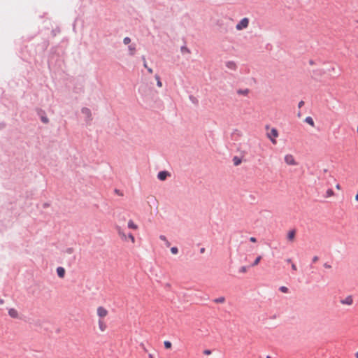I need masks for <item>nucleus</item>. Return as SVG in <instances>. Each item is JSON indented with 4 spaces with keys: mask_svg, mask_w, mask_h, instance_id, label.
<instances>
[{
    "mask_svg": "<svg viewBox=\"0 0 358 358\" xmlns=\"http://www.w3.org/2000/svg\"><path fill=\"white\" fill-rule=\"evenodd\" d=\"M116 230L120 239L123 241H127L128 239L131 241L132 243H135L136 240L134 235L131 233L127 234L125 231L119 226L116 227Z\"/></svg>",
    "mask_w": 358,
    "mask_h": 358,
    "instance_id": "obj_1",
    "label": "nucleus"
},
{
    "mask_svg": "<svg viewBox=\"0 0 358 358\" xmlns=\"http://www.w3.org/2000/svg\"><path fill=\"white\" fill-rule=\"evenodd\" d=\"M278 131L275 128H271L266 133L267 138L270 139V141L273 145H275L277 143L276 138L278 137Z\"/></svg>",
    "mask_w": 358,
    "mask_h": 358,
    "instance_id": "obj_2",
    "label": "nucleus"
},
{
    "mask_svg": "<svg viewBox=\"0 0 358 358\" xmlns=\"http://www.w3.org/2000/svg\"><path fill=\"white\" fill-rule=\"evenodd\" d=\"M284 161L288 166H296L298 164L294 156L292 154H286L284 156Z\"/></svg>",
    "mask_w": 358,
    "mask_h": 358,
    "instance_id": "obj_3",
    "label": "nucleus"
},
{
    "mask_svg": "<svg viewBox=\"0 0 358 358\" xmlns=\"http://www.w3.org/2000/svg\"><path fill=\"white\" fill-rule=\"evenodd\" d=\"M249 25V19L248 17L243 18L236 26V29L241 31L246 29Z\"/></svg>",
    "mask_w": 358,
    "mask_h": 358,
    "instance_id": "obj_4",
    "label": "nucleus"
},
{
    "mask_svg": "<svg viewBox=\"0 0 358 358\" xmlns=\"http://www.w3.org/2000/svg\"><path fill=\"white\" fill-rule=\"evenodd\" d=\"M96 314L99 317V320H103L108 315V311L103 306H99L96 309Z\"/></svg>",
    "mask_w": 358,
    "mask_h": 358,
    "instance_id": "obj_5",
    "label": "nucleus"
},
{
    "mask_svg": "<svg viewBox=\"0 0 358 358\" xmlns=\"http://www.w3.org/2000/svg\"><path fill=\"white\" fill-rule=\"evenodd\" d=\"M81 112L85 117L87 121L90 122L92 120V113L88 108H83Z\"/></svg>",
    "mask_w": 358,
    "mask_h": 358,
    "instance_id": "obj_6",
    "label": "nucleus"
},
{
    "mask_svg": "<svg viewBox=\"0 0 358 358\" xmlns=\"http://www.w3.org/2000/svg\"><path fill=\"white\" fill-rule=\"evenodd\" d=\"M340 303L343 305L351 306L353 303V299L352 296H348L345 299L340 301Z\"/></svg>",
    "mask_w": 358,
    "mask_h": 358,
    "instance_id": "obj_7",
    "label": "nucleus"
},
{
    "mask_svg": "<svg viewBox=\"0 0 358 358\" xmlns=\"http://www.w3.org/2000/svg\"><path fill=\"white\" fill-rule=\"evenodd\" d=\"M226 67L231 71H236L237 69V64L234 61H228L225 63Z\"/></svg>",
    "mask_w": 358,
    "mask_h": 358,
    "instance_id": "obj_8",
    "label": "nucleus"
},
{
    "mask_svg": "<svg viewBox=\"0 0 358 358\" xmlns=\"http://www.w3.org/2000/svg\"><path fill=\"white\" fill-rule=\"evenodd\" d=\"M296 231L294 229L290 230L287 234V238L289 242H293L295 239Z\"/></svg>",
    "mask_w": 358,
    "mask_h": 358,
    "instance_id": "obj_9",
    "label": "nucleus"
},
{
    "mask_svg": "<svg viewBox=\"0 0 358 358\" xmlns=\"http://www.w3.org/2000/svg\"><path fill=\"white\" fill-rule=\"evenodd\" d=\"M8 315L12 318H18L19 317L18 311L15 308H10L8 310Z\"/></svg>",
    "mask_w": 358,
    "mask_h": 358,
    "instance_id": "obj_10",
    "label": "nucleus"
},
{
    "mask_svg": "<svg viewBox=\"0 0 358 358\" xmlns=\"http://www.w3.org/2000/svg\"><path fill=\"white\" fill-rule=\"evenodd\" d=\"M98 326L99 330L102 332L105 331L107 329V325L103 320H99Z\"/></svg>",
    "mask_w": 358,
    "mask_h": 358,
    "instance_id": "obj_11",
    "label": "nucleus"
},
{
    "mask_svg": "<svg viewBox=\"0 0 358 358\" xmlns=\"http://www.w3.org/2000/svg\"><path fill=\"white\" fill-rule=\"evenodd\" d=\"M236 93L238 95L247 96L250 93V90L248 88L245 89H239L236 91Z\"/></svg>",
    "mask_w": 358,
    "mask_h": 358,
    "instance_id": "obj_12",
    "label": "nucleus"
},
{
    "mask_svg": "<svg viewBox=\"0 0 358 358\" xmlns=\"http://www.w3.org/2000/svg\"><path fill=\"white\" fill-rule=\"evenodd\" d=\"M168 176H169V172H167V171H160V172H159V173L157 175V178L160 180H164L166 179Z\"/></svg>",
    "mask_w": 358,
    "mask_h": 358,
    "instance_id": "obj_13",
    "label": "nucleus"
},
{
    "mask_svg": "<svg viewBox=\"0 0 358 358\" xmlns=\"http://www.w3.org/2000/svg\"><path fill=\"white\" fill-rule=\"evenodd\" d=\"M127 226H128V228H129L131 229H134V230H136L138 228V225L136 224H135L132 220H129L128 221Z\"/></svg>",
    "mask_w": 358,
    "mask_h": 358,
    "instance_id": "obj_14",
    "label": "nucleus"
},
{
    "mask_svg": "<svg viewBox=\"0 0 358 358\" xmlns=\"http://www.w3.org/2000/svg\"><path fill=\"white\" fill-rule=\"evenodd\" d=\"M57 273L59 278H62L65 275V269L63 267H58L57 268Z\"/></svg>",
    "mask_w": 358,
    "mask_h": 358,
    "instance_id": "obj_15",
    "label": "nucleus"
},
{
    "mask_svg": "<svg viewBox=\"0 0 358 358\" xmlns=\"http://www.w3.org/2000/svg\"><path fill=\"white\" fill-rule=\"evenodd\" d=\"M305 122H306L307 124H310V126H312V127H314V126H315L314 121H313V118H312L311 117H306V119H305Z\"/></svg>",
    "mask_w": 358,
    "mask_h": 358,
    "instance_id": "obj_16",
    "label": "nucleus"
},
{
    "mask_svg": "<svg viewBox=\"0 0 358 358\" xmlns=\"http://www.w3.org/2000/svg\"><path fill=\"white\" fill-rule=\"evenodd\" d=\"M334 196V192L331 189H328L326 192V198H329Z\"/></svg>",
    "mask_w": 358,
    "mask_h": 358,
    "instance_id": "obj_17",
    "label": "nucleus"
},
{
    "mask_svg": "<svg viewBox=\"0 0 358 358\" xmlns=\"http://www.w3.org/2000/svg\"><path fill=\"white\" fill-rule=\"evenodd\" d=\"M233 162L235 166H238L241 163V159L236 156L233 158Z\"/></svg>",
    "mask_w": 358,
    "mask_h": 358,
    "instance_id": "obj_18",
    "label": "nucleus"
},
{
    "mask_svg": "<svg viewBox=\"0 0 358 358\" xmlns=\"http://www.w3.org/2000/svg\"><path fill=\"white\" fill-rule=\"evenodd\" d=\"M262 259V256L259 255L256 259L254 261V262L252 263V264L251 265L252 266H257L260 261Z\"/></svg>",
    "mask_w": 358,
    "mask_h": 358,
    "instance_id": "obj_19",
    "label": "nucleus"
},
{
    "mask_svg": "<svg viewBox=\"0 0 358 358\" xmlns=\"http://www.w3.org/2000/svg\"><path fill=\"white\" fill-rule=\"evenodd\" d=\"M155 79L157 80V85L159 87H162V83L160 80L159 76L158 75H155Z\"/></svg>",
    "mask_w": 358,
    "mask_h": 358,
    "instance_id": "obj_20",
    "label": "nucleus"
},
{
    "mask_svg": "<svg viewBox=\"0 0 358 358\" xmlns=\"http://www.w3.org/2000/svg\"><path fill=\"white\" fill-rule=\"evenodd\" d=\"M129 54L131 55H134L135 52H136V48L134 45H130L129 46Z\"/></svg>",
    "mask_w": 358,
    "mask_h": 358,
    "instance_id": "obj_21",
    "label": "nucleus"
},
{
    "mask_svg": "<svg viewBox=\"0 0 358 358\" xmlns=\"http://www.w3.org/2000/svg\"><path fill=\"white\" fill-rule=\"evenodd\" d=\"M164 345L166 349H171L172 347L171 343L169 341H165L164 342Z\"/></svg>",
    "mask_w": 358,
    "mask_h": 358,
    "instance_id": "obj_22",
    "label": "nucleus"
},
{
    "mask_svg": "<svg viewBox=\"0 0 358 358\" xmlns=\"http://www.w3.org/2000/svg\"><path fill=\"white\" fill-rule=\"evenodd\" d=\"M248 271V268L245 266H243L239 268V272L241 273H245Z\"/></svg>",
    "mask_w": 358,
    "mask_h": 358,
    "instance_id": "obj_23",
    "label": "nucleus"
},
{
    "mask_svg": "<svg viewBox=\"0 0 358 358\" xmlns=\"http://www.w3.org/2000/svg\"><path fill=\"white\" fill-rule=\"evenodd\" d=\"M216 303H222L225 301V299L224 297H220L215 300Z\"/></svg>",
    "mask_w": 358,
    "mask_h": 358,
    "instance_id": "obj_24",
    "label": "nucleus"
},
{
    "mask_svg": "<svg viewBox=\"0 0 358 358\" xmlns=\"http://www.w3.org/2000/svg\"><path fill=\"white\" fill-rule=\"evenodd\" d=\"M280 290L283 293H287L288 292V288L285 286H282L280 287Z\"/></svg>",
    "mask_w": 358,
    "mask_h": 358,
    "instance_id": "obj_25",
    "label": "nucleus"
},
{
    "mask_svg": "<svg viewBox=\"0 0 358 358\" xmlns=\"http://www.w3.org/2000/svg\"><path fill=\"white\" fill-rule=\"evenodd\" d=\"M171 252H172V254L176 255L178 252V250L176 247H173L171 248Z\"/></svg>",
    "mask_w": 358,
    "mask_h": 358,
    "instance_id": "obj_26",
    "label": "nucleus"
},
{
    "mask_svg": "<svg viewBox=\"0 0 358 358\" xmlns=\"http://www.w3.org/2000/svg\"><path fill=\"white\" fill-rule=\"evenodd\" d=\"M123 42L125 45H127L131 42V38L129 37H125L123 40Z\"/></svg>",
    "mask_w": 358,
    "mask_h": 358,
    "instance_id": "obj_27",
    "label": "nucleus"
},
{
    "mask_svg": "<svg viewBox=\"0 0 358 358\" xmlns=\"http://www.w3.org/2000/svg\"><path fill=\"white\" fill-rule=\"evenodd\" d=\"M203 353L206 355H211L212 352H211V350H204Z\"/></svg>",
    "mask_w": 358,
    "mask_h": 358,
    "instance_id": "obj_28",
    "label": "nucleus"
},
{
    "mask_svg": "<svg viewBox=\"0 0 358 358\" xmlns=\"http://www.w3.org/2000/svg\"><path fill=\"white\" fill-rule=\"evenodd\" d=\"M181 50H182V52H187V53H189V52H190L189 50L187 48H186V47H182V49H181Z\"/></svg>",
    "mask_w": 358,
    "mask_h": 358,
    "instance_id": "obj_29",
    "label": "nucleus"
},
{
    "mask_svg": "<svg viewBox=\"0 0 358 358\" xmlns=\"http://www.w3.org/2000/svg\"><path fill=\"white\" fill-rule=\"evenodd\" d=\"M318 259H319V257L317 256H314L312 259V261L313 263H315L318 261Z\"/></svg>",
    "mask_w": 358,
    "mask_h": 358,
    "instance_id": "obj_30",
    "label": "nucleus"
},
{
    "mask_svg": "<svg viewBox=\"0 0 358 358\" xmlns=\"http://www.w3.org/2000/svg\"><path fill=\"white\" fill-rule=\"evenodd\" d=\"M324 268H326L330 269V268H331V265H329V264H327V263H325V264H324Z\"/></svg>",
    "mask_w": 358,
    "mask_h": 358,
    "instance_id": "obj_31",
    "label": "nucleus"
},
{
    "mask_svg": "<svg viewBox=\"0 0 358 358\" xmlns=\"http://www.w3.org/2000/svg\"><path fill=\"white\" fill-rule=\"evenodd\" d=\"M250 241L251 242H252V243H256V242H257V239H256V238H255V237H250Z\"/></svg>",
    "mask_w": 358,
    "mask_h": 358,
    "instance_id": "obj_32",
    "label": "nucleus"
},
{
    "mask_svg": "<svg viewBox=\"0 0 358 358\" xmlns=\"http://www.w3.org/2000/svg\"><path fill=\"white\" fill-rule=\"evenodd\" d=\"M159 238L162 240V241H166L167 239L164 236V235H161L159 236Z\"/></svg>",
    "mask_w": 358,
    "mask_h": 358,
    "instance_id": "obj_33",
    "label": "nucleus"
},
{
    "mask_svg": "<svg viewBox=\"0 0 358 358\" xmlns=\"http://www.w3.org/2000/svg\"><path fill=\"white\" fill-rule=\"evenodd\" d=\"M42 121L45 123L48 122V119L47 117H42Z\"/></svg>",
    "mask_w": 358,
    "mask_h": 358,
    "instance_id": "obj_34",
    "label": "nucleus"
},
{
    "mask_svg": "<svg viewBox=\"0 0 358 358\" xmlns=\"http://www.w3.org/2000/svg\"><path fill=\"white\" fill-rule=\"evenodd\" d=\"M292 268L294 270V271H296V266L294 264H292Z\"/></svg>",
    "mask_w": 358,
    "mask_h": 358,
    "instance_id": "obj_35",
    "label": "nucleus"
},
{
    "mask_svg": "<svg viewBox=\"0 0 358 358\" xmlns=\"http://www.w3.org/2000/svg\"><path fill=\"white\" fill-rule=\"evenodd\" d=\"M304 104V102L303 101H301L299 103V107L301 108V106H303Z\"/></svg>",
    "mask_w": 358,
    "mask_h": 358,
    "instance_id": "obj_36",
    "label": "nucleus"
},
{
    "mask_svg": "<svg viewBox=\"0 0 358 358\" xmlns=\"http://www.w3.org/2000/svg\"><path fill=\"white\" fill-rule=\"evenodd\" d=\"M143 60H144V64H143V66H144V67H145V68H146V69H147L148 66H147V63H146L145 59V58H144V57H143Z\"/></svg>",
    "mask_w": 358,
    "mask_h": 358,
    "instance_id": "obj_37",
    "label": "nucleus"
},
{
    "mask_svg": "<svg viewBox=\"0 0 358 358\" xmlns=\"http://www.w3.org/2000/svg\"><path fill=\"white\" fill-rule=\"evenodd\" d=\"M147 69H148V71L150 73H152V69L151 68L148 67V68H147Z\"/></svg>",
    "mask_w": 358,
    "mask_h": 358,
    "instance_id": "obj_38",
    "label": "nucleus"
},
{
    "mask_svg": "<svg viewBox=\"0 0 358 358\" xmlns=\"http://www.w3.org/2000/svg\"><path fill=\"white\" fill-rule=\"evenodd\" d=\"M336 188L337 189L340 190V189H341V186H340V185H339V184H337V185H336Z\"/></svg>",
    "mask_w": 358,
    "mask_h": 358,
    "instance_id": "obj_39",
    "label": "nucleus"
},
{
    "mask_svg": "<svg viewBox=\"0 0 358 358\" xmlns=\"http://www.w3.org/2000/svg\"><path fill=\"white\" fill-rule=\"evenodd\" d=\"M205 252V248H202L200 249V252L201 253H203Z\"/></svg>",
    "mask_w": 358,
    "mask_h": 358,
    "instance_id": "obj_40",
    "label": "nucleus"
},
{
    "mask_svg": "<svg viewBox=\"0 0 358 358\" xmlns=\"http://www.w3.org/2000/svg\"><path fill=\"white\" fill-rule=\"evenodd\" d=\"M148 358H154L153 355H152V354H149V355H148Z\"/></svg>",
    "mask_w": 358,
    "mask_h": 358,
    "instance_id": "obj_41",
    "label": "nucleus"
},
{
    "mask_svg": "<svg viewBox=\"0 0 358 358\" xmlns=\"http://www.w3.org/2000/svg\"><path fill=\"white\" fill-rule=\"evenodd\" d=\"M165 242H166V245L167 246H169L170 243H169L167 240H166Z\"/></svg>",
    "mask_w": 358,
    "mask_h": 358,
    "instance_id": "obj_42",
    "label": "nucleus"
},
{
    "mask_svg": "<svg viewBox=\"0 0 358 358\" xmlns=\"http://www.w3.org/2000/svg\"><path fill=\"white\" fill-rule=\"evenodd\" d=\"M286 261H287V262H288V263H291V262H292L291 259H287Z\"/></svg>",
    "mask_w": 358,
    "mask_h": 358,
    "instance_id": "obj_43",
    "label": "nucleus"
},
{
    "mask_svg": "<svg viewBox=\"0 0 358 358\" xmlns=\"http://www.w3.org/2000/svg\"><path fill=\"white\" fill-rule=\"evenodd\" d=\"M355 357H356V358H358V352H356V354H355Z\"/></svg>",
    "mask_w": 358,
    "mask_h": 358,
    "instance_id": "obj_44",
    "label": "nucleus"
},
{
    "mask_svg": "<svg viewBox=\"0 0 358 358\" xmlns=\"http://www.w3.org/2000/svg\"><path fill=\"white\" fill-rule=\"evenodd\" d=\"M266 129L267 130H268V129H269V127H268V126H266Z\"/></svg>",
    "mask_w": 358,
    "mask_h": 358,
    "instance_id": "obj_45",
    "label": "nucleus"
},
{
    "mask_svg": "<svg viewBox=\"0 0 358 358\" xmlns=\"http://www.w3.org/2000/svg\"><path fill=\"white\" fill-rule=\"evenodd\" d=\"M3 300H0V303H3Z\"/></svg>",
    "mask_w": 358,
    "mask_h": 358,
    "instance_id": "obj_46",
    "label": "nucleus"
},
{
    "mask_svg": "<svg viewBox=\"0 0 358 358\" xmlns=\"http://www.w3.org/2000/svg\"><path fill=\"white\" fill-rule=\"evenodd\" d=\"M266 358H271V357L270 356H267Z\"/></svg>",
    "mask_w": 358,
    "mask_h": 358,
    "instance_id": "obj_47",
    "label": "nucleus"
},
{
    "mask_svg": "<svg viewBox=\"0 0 358 358\" xmlns=\"http://www.w3.org/2000/svg\"><path fill=\"white\" fill-rule=\"evenodd\" d=\"M357 131H358V127H357Z\"/></svg>",
    "mask_w": 358,
    "mask_h": 358,
    "instance_id": "obj_48",
    "label": "nucleus"
}]
</instances>
